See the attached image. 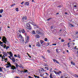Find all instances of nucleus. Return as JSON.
I'll use <instances>...</instances> for the list:
<instances>
[{"mask_svg": "<svg viewBox=\"0 0 78 78\" xmlns=\"http://www.w3.org/2000/svg\"><path fill=\"white\" fill-rule=\"evenodd\" d=\"M2 40L3 43H4V44H6V42H8L7 41H6V40H7V38H6L5 36L3 37V38H2Z\"/></svg>", "mask_w": 78, "mask_h": 78, "instance_id": "obj_1", "label": "nucleus"}, {"mask_svg": "<svg viewBox=\"0 0 78 78\" xmlns=\"http://www.w3.org/2000/svg\"><path fill=\"white\" fill-rule=\"evenodd\" d=\"M7 64H6L5 66H6V68H9V67H11L12 66V65L11 64L10 62H7Z\"/></svg>", "mask_w": 78, "mask_h": 78, "instance_id": "obj_2", "label": "nucleus"}, {"mask_svg": "<svg viewBox=\"0 0 78 78\" xmlns=\"http://www.w3.org/2000/svg\"><path fill=\"white\" fill-rule=\"evenodd\" d=\"M26 26L27 27V28L28 30H31V26L29 23H27L26 24Z\"/></svg>", "mask_w": 78, "mask_h": 78, "instance_id": "obj_3", "label": "nucleus"}, {"mask_svg": "<svg viewBox=\"0 0 78 78\" xmlns=\"http://www.w3.org/2000/svg\"><path fill=\"white\" fill-rule=\"evenodd\" d=\"M40 43L41 45V46H44L46 44L45 43V42H44L42 40L40 41Z\"/></svg>", "mask_w": 78, "mask_h": 78, "instance_id": "obj_4", "label": "nucleus"}, {"mask_svg": "<svg viewBox=\"0 0 78 78\" xmlns=\"http://www.w3.org/2000/svg\"><path fill=\"white\" fill-rule=\"evenodd\" d=\"M52 60H53V61L55 63V64H56V63L57 64H59V62L57 60H56V59H53Z\"/></svg>", "mask_w": 78, "mask_h": 78, "instance_id": "obj_5", "label": "nucleus"}, {"mask_svg": "<svg viewBox=\"0 0 78 78\" xmlns=\"http://www.w3.org/2000/svg\"><path fill=\"white\" fill-rule=\"evenodd\" d=\"M42 46L40 44V43L39 42H38L37 43L36 47H40Z\"/></svg>", "mask_w": 78, "mask_h": 78, "instance_id": "obj_6", "label": "nucleus"}, {"mask_svg": "<svg viewBox=\"0 0 78 78\" xmlns=\"http://www.w3.org/2000/svg\"><path fill=\"white\" fill-rule=\"evenodd\" d=\"M29 39H30V37L29 36H27V40L25 42V44H27L28 42L29 41Z\"/></svg>", "mask_w": 78, "mask_h": 78, "instance_id": "obj_7", "label": "nucleus"}, {"mask_svg": "<svg viewBox=\"0 0 78 78\" xmlns=\"http://www.w3.org/2000/svg\"><path fill=\"white\" fill-rule=\"evenodd\" d=\"M11 69H12V70H16V67L14 66V65L12 66H11Z\"/></svg>", "mask_w": 78, "mask_h": 78, "instance_id": "obj_8", "label": "nucleus"}, {"mask_svg": "<svg viewBox=\"0 0 78 78\" xmlns=\"http://www.w3.org/2000/svg\"><path fill=\"white\" fill-rule=\"evenodd\" d=\"M19 37L21 38V39H22V41H24V40L23 39V37L22 36V35L20 34L19 35Z\"/></svg>", "mask_w": 78, "mask_h": 78, "instance_id": "obj_9", "label": "nucleus"}, {"mask_svg": "<svg viewBox=\"0 0 78 78\" xmlns=\"http://www.w3.org/2000/svg\"><path fill=\"white\" fill-rule=\"evenodd\" d=\"M24 5H25V6H28L29 4V3H28V2L26 1L25 2Z\"/></svg>", "mask_w": 78, "mask_h": 78, "instance_id": "obj_10", "label": "nucleus"}, {"mask_svg": "<svg viewBox=\"0 0 78 78\" xmlns=\"http://www.w3.org/2000/svg\"><path fill=\"white\" fill-rule=\"evenodd\" d=\"M34 36H35V37L36 38H40V36L38 34L35 35H34Z\"/></svg>", "mask_w": 78, "mask_h": 78, "instance_id": "obj_11", "label": "nucleus"}, {"mask_svg": "<svg viewBox=\"0 0 78 78\" xmlns=\"http://www.w3.org/2000/svg\"><path fill=\"white\" fill-rule=\"evenodd\" d=\"M3 55H5V56H8V54L7 53L5 52H3L2 53Z\"/></svg>", "mask_w": 78, "mask_h": 78, "instance_id": "obj_12", "label": "nucleus"}, {"mask_svg": "<svg viewBox=\"0 0 78 78\" xmlns=\"http://www.w3.org/2000/svg\"><path fill=\"white\" fill-rule=\"evenodd\" d=\"M24 19L25 20H27V17L26 16H25H25L23 17L22 18V20H23V19Z\"/></svg>", "mask_w": 78, "mask_h": 78, "instance_id": "obj_13", "label": "nucleus"}, {"mask_svg": "<svg viewBox=\"0 0 78 78\" xmlns=\"http://www.w3.org/2000/svg\"><path fill=\"white\" fill-rule=\"evenodd\" d=\"M52 76H53V75H52V73H51L50 76V78H56L55 77L53 78V77H52Z\"/></svg>", "mask_w": 78, "mask_h": 78, "instance_id": "obj_14", "label": "nucleus"}, {"mask_svg": "<svg viewBox=\"0 0 78 78\" xmlns=\"http://www.w3.org/2000/svg\"><path fill=\"white\" fill-rule=\"evenodd\" d=\"M21 32L22 33H25V30H24L23 29H22L21 30Z\"/></svg>", "mask_w": 78, "mask_h": 78, "instance_id": "obj_15", "label": "nucleus"}, {"mask_svg": "<svg viewBox=\"0 0 78 78\" xmlns=\"http://www.w3.org/2000/svg\"><path fill=\"white\" fill-rule=\"evenodd\" d=\"M11 60H12L13 62H16V59L14 58H12V59H11Z\"/></svg>", "mask_w": 78, "mask_h": 78, "instance_id": "obj_16", "label": "nucleus"}, {"mask_svg": "<svg viewBox=\"0 0 78 78\" xmlns=\"http://www.w3.org/2000/svg\"><path fill=\"white\" fill-rule=\"evenodd\" d=\"M61 73H62V72L61 71H59L57 73V75H59V74H61Z\"/></svg>", "mask_w": 78, "mask_h": 78, "instance_id": "obj_17", "label": "nucleus"}, {"mask_svg": "<svg viewBox=\"0 0 78 78\" xmlns=\"http://www.w3.org/2000/svg\"><path fill=\"white\" fill-rule=\"evenodd\" d=\"M69 25L70 27H74V26L72 24H71L70 23H69Z\"/></svg>", "mask_w": 78, "mask_h": 78, "instance_id": "obj_18", "label": "nucleus"}, {"mask_svg": "<svg viewBox=\"0 0 78 78\" xmlns=\"http://www.w3.org/2000/svg\"><path fill=\"white\" fill-rule=\"evenodd\" d=\"M3 12V9H1L0 10V14H2Z\"/></svg>", "mask_w": 78, "mask_h": 78, "instance_id": "obj_19", "label": "nucleus"}, {"mask_svg": "<svg viewBox=\"0 0 78 78\" xmlns=\"http://www.w3.org/2000/svg\"><path fill=\"white\" fill-rule=\"evenodd\" d=\"M10 47L9 46H6V50H8V48H9Z\"/></svg>", "mask_w": 78, "mask_h": 78, "instance_id": "obj_20", "label": "nucleus"}, {"mask_svg": "<svg viewBox=\"0 0 78 78\" xmlns=\"http://www.w3.org/2000/svg\"><path fill=\"white\" fill-rule=\"evenodd\" d=\"M44 69L47 70H48V67H44Z\"/></svg>", "mask_w": 78, "mask_h": 78, "instance_id": "obj_21", "label": "nucleus"}, {"mask_svg": "<svg viewBox=\"0 0 78 78\" xmlns=\"http://www.w3.org/2000/svg\"><path fill=\"white\" fill-rule=\"evenodd\" d=\"M34 77H35L36 78V77L37 78H39V77L37 76H35V75H34Z\"/></svg>", "mask_w": 78, "mask_h": 78, "instance_id": "obj_22", "label": "nucleus"}, {"mask_svg": "<svg viewBox=\"0 0 78 78\" xmlns=\"http://www.w3.org/2000/svg\"><path fill=\"white\" fill-rule=\"evenodd\" d=\"M71 64H72L74 66H75V63L73 62V61L71 62Z\"/></svg>", "mask_w": 78, "mask_h": 78, "instance_id": "obj_23", "label": "nucleus"}, {"mask_svg": "<svg viewBox=\"0 0 78 78\" xmlns=\"http://www.w3.org/2000/svg\"><path fill=\"white\" fill-rule=\"evenodd\" d=\"M32 33L33 34H36V33H35V31L34 30H33Z\"/></svg>", "mask_w": 78, "mask_h": 78, "instance_id": "obj_24", "label": "nucleus"}, {"mask_svg": "<svg viewBox=\"0 0 78 78\" xmlns=\"http://www.w3.org/2000/svg\"><path fill=\"white\" fill-rule=\"evenodd\" d=\"M68 47L69 48L70 46V43H68Z\"/></svg>", "mask_w": 78, "mask_h": 78, "instance_id": "obj_25", "label": "nucleus"}, {"mask_svg": "<svg viewBox=\"0 0 78 78\" xmlns=\"http://www.w3.org/2000/svg\"><path fill=\"white\" fill-rule=\"evenodd\" d=\"M36 33L37 34H40V31H39L38 30H37Z\"/></svg>", "mask_w": 78, "mask_h": 78, "instance_id": "obj_26", "label": "nucleus"}, {"mask_svg": "<svg viewBox=\"0 0 78 78\" xmlns=\"http://www.w3.org/2000/svg\"><path fill=\"white\" fill-rule=\"evenodd\" d=\"M15 5H16V4L15 3H14V4H12V5H11V7H12L14 6H15Z\"/></svg>", "mask_w": 78, "mask_h": 78, "instance_id": "obj_27", "label": "nucleus"}, {"mask_svg": "<svg viewBox=\"0 0 78 78\" xmlns=\"http://www.w3.org/2000/svg\"><path fill=\"white\" fill-rule=\"evenodd\" d=\"M41 72H44V68H41Z\"/></svg>", "mask_w": 78, "mask_h": 78, "instance_id": "obj_28", "label": "nucleus"}, {"mask_svg": "<svg viewBox=\"0 0 78 78\" xmlns=\"http://www.w3.org/2000/svg\"><path fill=\"white\" fill-rule=\"evenodd\" d=\"M48 40V39L47 38H45L44 39V41L45 42L47 41V40Z\"/></svg>", "mask_w": 78, "mask_h": 78, "instance_id": "obj_29", "label": "nucleus"}, {"mask_svg": "<svg viewBox=\"0 0 78 78\" xmlns=\"http://www.w3.org/2000/svg\"><path fill=\"white\" fill-rule=\"evenodd\" d=\"M18 56H18V57L19 58H20L21 57H20V55H19V54H17Z\"/></svg>", "mask_w": 78, "mask_h": 78, "instance_id": "obj_30", "label": "nucleus"}, {"mask_svg": "<svg viewBox=\"0 0 78 78\" xmlns=\"http://www.w3.org/2000/svg\"><path fill=\"white\" fill-rule=\"evenodd\" d=\"M50 68V70H49L50 72H52V68Z\"/></svg>", "mask_w": 78, "mask_h": 78, "instance_id": "obj_31", "label": "nucleus"}, {"mask_svg": "<svg viewBox=\"0 0 78 78\" xmlns=\"http://www.w3.org/2000/svg\"><path fill=\"white\" fill-rule=\"evenodd\" d=\"M19 8H16V11H19Z\"/></svg>", "mask_w": 78, "mask_h": 78, "instance_id": "obj_32", "label": "nucleus"}, {"mask_svg": "<svg viewBox=\"0 0 78 78\" xmlns=\"http://www.w3.org/2000/svg\"><path fill=\"white\" fill-rule=\"evenodd\" d=\"M49 44H50V43H49V42H48V43H47L46 44L47 45V46H48V45H49Z\"/></svg>", "mask_w": 78, "mask_h": 78, "instance_id": "obj_33", "label": "nucleus"}, {"mask_svg": "<svg viewBox=\"0 0 78 78\" xmlns=\"http://www.w3.org/2000/svg\"><path fill=\"white\" fill-rule=\"evenodd\" d=\"M63 36H65V37L67 36V35H65V34H63Z\"/></svg>", "mask_w": 78, "mask_h": 78, "instance_id": "obj_34", "label": "nucleus"}, {"mask_svg": "<svg viewBox=\"0 0 78 78\" xmlns=\"http://www.w3.org/2000/svg\"><path fill=\"white\" fill-rule=\"evenodd\" d=\"M61 40L62 41V42H64V41H65L63 39H62Z\"/></svg>", "mask_w": 78, "mask_h": 78, "instance_id": "obj_35", "label": "nucleus"}, {"mask_svg": "<svg viewBox=\"0 0 78 78\" xmlns=\"http://www.w3.org/2000/svg\"><path fill=\"white\" fill-rule=\"evenodd\" d=\"M12 55V53H11V51H10L9 52V55Z\"/></svg>", "mask_w": 78, "mask_h": 78, "instance_id": "obj_36", "label": "nucleus"}, {"mask_svg": "<svg viewBox=\"0 0 78 78\" xmlns=\"http://www.w3.org/2000/svg\"><path fill=\"white\" fill-rule=\"evenodd\" d=\"M8 58H4L3 59L5 60V61H8V60L7 59Z\"/></svg>", "mask_w": 78, "mask_h": 78, "instance_id": "obj_37", "label": "nucleus"}, {"mask_svg": "<svg viewBox=\"0 0 78 78\" xmlns=\"http://www.w3.org/2000/svg\"><path fill=\"white\" fill-rule=\"evenodd\" d=\"M28 72V70H25V71H24V72L25 73H27V72Z\"/></svg>", "mask_w": 78, "mask_h": 78, "instance_id": "obj_38", "label": "nucleus"}, {"mask_svg": "<svg viewBox=\"0 0 78 78\" xmlns=\"http://www.w3.org/2000/svg\"><path fill=\"white\" fill-rule=\"evenodd\" d=\"M2 57V58H3L4 59H5V58H6V57L4 55H3V56Z\"/></svg>", "mask_w": 78, "mask_h": 78, "instance_id": "obj_39", "label": "nucleus"}, {"mask_svg": "<svg viewBox=\"0 0 78 78\" xmlns=\"http://www.w3.org/2000/svg\"><path fill=\"white\" fill-rule=\"evenodd\" d=\"M0 71L1 72H2V68L1 67H0Z\"/></svg>", "mask_w": 78, "mask_h": 78, "instance_id": "obj_40", "label": "nucleus"}, {"mask_svg": "<svg viewBox=\"0 0 78 78\" xmlns=\"http://www.w3.org/2000/svg\"><path fill=\"white\" fill-rule=\"evenodd\" d=\"M14 57H18L16 54L14 55Z\"/></svg>", "mask_w": 78, "mask_h": 78, "instance_id": "obj_41", "label": "nucleus"}, {"mask_svg": "<svg viewBox=\"0 0 78 78\" xmlns=\"http://www.w3.org/2000/svg\"><path fill=\"white\" fill-rule=\"evenodd\" d=\"M16 67L17 68V67H18V65L16 63Z\"/></svg>", "mask_w": 78, "mask_h": 78, "instance_id": "obj_42", "label": "nucleus"}, {"mask_svg": "<svg viewBox=\"0 0 78 78\" xmlns=\"http://www.w3.org/2000/svg\"><path fill=\"white\" fill-rule=\"evenodd\" d=\"M20 66V68H22V65H21Z\"/></svg>", "mask_w": 78, "mask_h": 78, "instance_id": "obj_43", "label": "nucleus"}, {"mask_svg": "<svg viewBox=\"0 0 78 78\" xmlns=\"http://www.w3.org/2000/svg\"><path fill=\"white\" fill-rule=\"evenodd\" d=\"M47 51L48 52V53H50V51L48 49L47 50Z\"/></svg>", "mask_w": 78, "mask_h": 78, "instance_id": "obj_44", "label": "nucleus"}, {"mask_svg": "<svg viewBox=\"0 0 78 78\" xmlns=\"http://www.w3.org/2000/svg\"><path fill=\"white\" fill-rule=\"evenodd\" d=\"M54 73H55L56 75H57V72H56V71H54Z\"/></svg>", "mask_w": 78, "mask_h": 78, "instance_id": "obj_45", "label": "nucleus"}, {"mask_svg": "<svg viewBox=\"0 0 78 78\" xmlns=\"http://www.w3.org/2000/svg\"><path fill=\"white\" fill-rule=\"evenodd\" d=\"M52 45H56V44H52Z\"/></svg>", "mask_w": 78, "mask_h": 78, "instance_id": "obj_46", "label": "nucleus"}, {"mask_svg": "<svg viewBox=\"0 0 78 78\" xmlns=\"http://www.w3.org/2000/svg\"><path fill=\"white\" fill-rule=\"evenodd\" d=\"M15 78H20V77H19V76H16L15 77Z\"/></svg>", "mask_w": 78, "mask_h": 78, "instance_id": "obj_47", "label": "nucleus"}, {"mask_svg": "<svg viewBox=\"0 0 78 78\" xmlns=\"http://www.w3.org/2000/svg\"><path fill=\"white\" fill-rule=\"evenodd\" d=\"M58 49H56V51L57 53H59V52H58Z\"/></svg>", "mask_w": 78, "mask_h": 78, "instance_id": "obj_48", "label": "nucleus"}, {"mask_svg": "<svg viewBox=\"0 0 78 78\" xmlns=\"http://www.w3.org/2000/svg\"><path fill=\"white\" fill-rule=\"evenodd\" d=\"M8 57L10 59V60H11V59H12V58H11V57L10 56H9Z\"/></svg>", "mask_w": 78, "mask_h": 78, "instance_id": "obj_49", "label": "nucleus"}, {"mask_svg": "<svg viewBox=\"0 0 78 78\" xmlns=\"http://www.w3.org/2000/svg\"><path fill=\"white\" fill-rule=\"evenodd\" d=\"M50 19H51V18H49V19H48L47 20H48V21L49 20H50Z\"/></svg>", "mask_w": 78, "mask_h": 78, "instance_id": "obj_50", "label": "nucleus"}, {"mask_svg": "<svg viewBox=\"0 0 78 78\" xmlns=\"http://www.w3.org/2000/svg\"><path fill=\"white\" fill-rule=\"evenodd\" d=\"M29 47H30V48H31V44H29Z\"/></svg>", "mask_w": 78, "mask_h": 78, "instance_id": "obj_51", "label": "nucleus"}, {"mask_svg": "<svg viewBox=\"0 0 78 78\" xmlns=\"http://www.w3.org/2000/svg\"><path fill=\"white\" fill-rule=\"evenodd\" d=\"M41 57L43 58V59H45V57H44V56H41Z\"/></svg>", "mask_w": 78, "mask_h": 78, "instance_id": "obj_52", "label": "nucleus"}, {"mask_svg": "<svg viewBox=\"0 0 78 78\" xmlns=\"http://www.w3.org/2000/svg\"><path fill=\"white\" fill-rule=\"evenodd\" d=\"M1 46L2 47H5V46H3V45L2 44V45H1Z\"/></svg>", "mask_w": 78, "mask_h": 78, "instance_id": "obj_53", "label": "nucleus"}, {"mask_svg": "<svg viewBox=\"0 0 78 78\" xmlns=\"http://www.w3.org/2000/svg\"><path fill=\"white\" fill-rule=\"evenodd\" d=\"M23 3H24V2H23L22 3H21V5H23Z\"/></svg>", "mask_w": 78, "mask_h": 78, "instance_id": "obj_54", "label": "nucleus"}, {"mask_svg": "<svg viewBox=\"0 0 78 78\" xmlns=\"http://www.w3.org/2000/svg\"><path fill=\"white\" fill-rule=\"evenodd\" d=\"M0 43H1V44H3V42H1V41H0Z\"/></svg>", "mask_w": 78, "mask_h": 78, "instance_id": "obj_55", "label": "nucleus"}, {"mask_svg": "<svg viewBox=\"0 0 78 78\" xmlns=\"http://www.w3.org/2000/svg\"><path fill=\"white\" fill-rule=\"evenodd\" d=\"M69 60H72V58H71V57H69Z\"/></svg>", "mask_w": 78, "mask_h": 78, "instance_id": "obj_56", "label": "nucleus"}, {"mask_svg": "<svg viewBox=\"0 0 78 78\" xmlns=\"http://www.w3.org/2000/svg\"><path fill=\"white\" fill-rule=\"evenodd\" d=\"M18 31H19V33H21V30H19Z\"/></svg>", "mask_w": 78, "mask_h": 78, "instance_id": "obj_57", "label": "nucleus"}, {"mask_svg": "<svg viewBox=\"0 0 78 78\" xmlns=\"http://www.w3.org/2000/svg\"><path fill=\"white\" fill-rule=\"evenodd\" d=\"M75 76H76V77H78V76L75 74Z\"/></svg>", "mask_w": 78, "mask_h": 78, "instance_id": "obj_58", "label": "nucleus"}, {"mask_svg": "<svg viewBox=\"0 0 78 78\" xmlns=\"http://www.w3.org/2000/svg\"><path fill=\"white\" fill-rule=\"evenodd\" d=\"M58 51H61V49H58Z\"/></svg>", "mask_w": 78, "mask_h": 78, "instance_id": "obj_59", "label": "nucleus"}, {"mask_svg": "<svg viewBox=\"0 0 78 78\" xmlns=\"http://www.w3.org/2000/svg\"><path fill=\"white\" fill-rule=\"evenodd\" d=\"M76 47H77L76 46H75L74 48V49H76Z\"/></svg>", "mask_w": 78, "mask_h": 78, "instance_id": "obj_60", "label": "nucleus"}, {"mask_svg": "<svg viewBox=\"0 0 78 78\" xmlns=\"http://www.w3.org/2000/svg\"><path fill=\"white\" fill-rule=\"evenodd\" d=\"M76 34H78V32H76Z\"/></svg>", "mask_w": 78, "mask_h": 78, "instance_id": "obj_61", "label": "nucleus"}, {"mask_svg": "<svg viewBox=\"0 0 78 78\" xmlns=\"http://www.w3.org/2000/svg\"><path fill=\"white\" fill-rule=\"evenodd\" d=\"M2 17V15L0 14V18Z\"/></svg>", "mask_w": 78, "mask_h": 78, "instance_id": "obj_62", "label": "nucleus"}, {"mask_svg": "<svg viewBox=\"0 0 78 78\" xmlns=\"http://www.w3.org/2000/svg\"><path fill=\"white\" fill-rule=\"evenodd\" d=\"M1 58H2V59H4L3 57L2 56V57H1Z\"/></svg>", "mask_w": 78, "mask_h": 78, "instance_id": "obj_63", "label": "nucleus"}, {"mask_svg": "<svg viewBox=\"0 0 78 78\" xmlns=\"http://www.w3.org/2000/svg\"><path fill=\"white\" fill-rule=\"evenodd\" d=\"M43 78H47V77H43Z\"/></svg>", "mask_w": 78, "mask_h": 78, "instance_id": "obj_64", "label": "nucleus"}]
</instances>
